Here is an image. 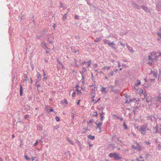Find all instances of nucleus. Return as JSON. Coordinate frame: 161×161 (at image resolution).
Here are the masks:
<instances>
[{
    "label": "nucleus",
    "instance_id": "f257e3e1",
    "mask_svg": "<svg viewBox=\"0 0 161 161\" xmlns=\"http://www.w3.org/2000/svg\"><path fill=\"white\" fill-rule=\"evenodd\" d=\"M138 130L143 135H146L147 133L151 131L147 124H144L140 126Z\"/></svg>",
    "mask_w": 161,
    "mask_h": 161
},
{
    "label": "nucleus",
    "instance_id": "f03ea898",
    "mask_svg": "<svg viewBox=\"0 0 161 161\" xmlns=\"http://www.w3.org/2000/svg\"><path fill=\"white\" fill-rule=\"evenodd\" d=\"M157 55V54L156 53L152 52L151 53V56H148V59L153 62L156 61L158 57V56Z\"/></svg>",
    "mask_w": 161,
    "mask_h": 161
},
{
    "label": "nucleus",
    "instance_id": "7ed1b4c3",
    "mask_svg": "<svg viewBox=\"0 0 161 161\" xmlns=\"http://www.w3.org/2000/svg\"><path fill=\"white\" fill-rule=\"evenodd\" d=\"M109 156L110 158L114 157L117 160L120 159L121 158L119 155L116 153H111L109 154Z\"/></svg>",
    "mask_w": 161,
    "mask_h": 161
},
{
    "label": "nucleus",
    "instance_id": "20e7f679",
    "mask_svg": "<svg viewBox=\"0 0 161 161\" xmlns=\"http://www.w3.org/2000/svg\"><path fill=\"white\" fill-rule=\"evenodd\" d=\"M41 46L44 49H46V48L48 49L49 50H50V49L48 48L47 46L46 43L45 42H42L41 43Z\"/></svg>",
    "mask_w": 161,
    "mask_h": 161
},
{
    "label": "nucleus",
    "instance_id": "39448f33",
    "mask_svg": "<svg viewBox=\"0 0 161 161\" xmlns=\"http://www.w3.org/2000/svg\"><path fill=\"white\" fill-rule=\"evenodd\" d=\"M96 125L97 126V128H98L100 130V132L101 131L100 130H101V128L100 127V126L102 125V123H101L100 122H99L98 123L96 124Z\"/></svg>",
    "mask_w": 161,
    "mask_h": 161
},
{
    "label": "nucleus",
    "instance_id": "423d86ee",
    "mask_svg": "<svg viewBox=\"0 0 161 161\" xmlns=\"http://www.w3.org/2000/svg\"><path fill=\"white\" fill-rule=\"evenodd\" d=\"M151 74H152L154 76V77H157L158 74L156 71H155L152 70L151 71Z\"/></svg>",
    "mask_w": 161,
    "mask_h": 161
},
{
    "label": "nucleus",
    "instance_id": "0eeeda50",
    "mask_svg": "<svg viewBox=\"0 0 161 161\" xmlns=\"http://www.w3.org/2000/svg\"><path fill=\"white\" fill-rule=\"evenodd\" d=\"M142 9L146 12H149L150 10L148 9L147 7L145 6H142Z\"/></svg>",
    "mask_w": 161,
    "mask_h": 161
},
{
    "label": "nucleus",
    "instance_id": "6e6552de",
    "mask_svg": "<svg viewBox=\"0 0 161 161\" xmlns=\"http://www.w3.org/2000/svg\"><path fill=\"white\" fill-rule=\"evenodd\" d=\"M23 95V88L21 84L20 85V96H22Z\"/></svg>",
    "mask_w": 161,
    "mask_h": 161
},
{
    "label": "nucleus",
    "instance_id": "1a4fd4ad",
    "mask_svg": "<svg viewBox=\"0 0 161 161\" xmlns=\"http://www.w3.org/2000/svg\"><path fill=\"white\" fill-rule=\"evenodd\" d=\"M110 68V66H104L102 68V69L103 70L107 69V70H109Z\"/></svg>",
    "mask_w": 161,
    "mask_h": 161
},
{
    "label": "nucleus",
    "instance_id": "9d476101",
    "mask_svg": "<svg viewBox=\"0 0 161 161\" xmlns=\"http://www.w3.org/2000/svg\"><path fill=\"white\" fill-rule=\"evenodd\" d=\"M136 159L137 161H144L143 158L141 156H140L138 158H137Z\"/></svg>",
    "mask_w": 161,
    "mask_h": 161
},
{
    "label": "nucleus",
    "instance_id": "9b49d317",
    "mask_svg": "<svg viewBox=\"0 0 161 161\" xmlns=\"http://www.w3.org/2000/svg\"><path fill=\"white\" fill-rule=\"evenodd\" d=\"M104 91L105 93H107V92L106 90V88L104 87H102L101 89V92H103Z\"/></svg>",
    "mask_w": 161,
    "mask_h": 161
},
{
    "label": "nucleus",
    "instance_id": "f8f14e48",
    "mask_svg": "<svg viewBox=\"0 0 161 161\" xmlns=\"http://www.w3.org/2000/svg\"><path fill=\"white\" fill-rule=\"evenodd\" d=\"M67 140L68 141V142L70 144L72 145H74V143L71 140H70L69 138H67Z\"/></svg>",
    "mask_w": 161,
    "mask_h": 161
},
{
    "label": "nucleus",
    "instance_id": "ddd939ff",
    "mask_svg": "<svg viewBox=\"0 0 161 161\" xmlns=\"http://www.w3.org/2000/svg\"><path fill=\"white\" fill-rule=\"evenodd\" d=\"M141 84L140 81L138 80L137 81V83L134 85V88H135V87L137 86L138 85H140Z\"/></svg>",
    "mask_w": 161,
    "mask_h": 161
},
{
    "label": "nucleus",
    "instance_id": "4468645a",
    "mask_svg": "<svg viewBox=\"0 0 161 161\" xmlns=\"http://www.w3.org/2000/svg\"><path fill=\"white\" fill-rule=\"evenodd\" d=\"M127 47L128 50L130 52H134V51L133 50V49H132V48L131 47H130L129 46H127Z\"/></svg>",
    "mask_w": 161,
    "mask_h": 161
},
{
    "label": "nucleus",
    "instance_id": "2eb2a0df",
    "mask_svg": "<svg viewBox=\"0 0 161 161\" xmlns=\"http://www.w3.org/2000/svg\"><path fill=\"white\" fill-rule=\"evenodd\" d=\"M87 137L91 140H94L95 139V136L91 135L88 136Z\"/></svg>",
    "mask_w": 161,
    "mask_h": 161
},
{
    "label": "nucleus",
    "instance_id": "dca6fc26",
    "mask_svg": "<svg viewBox=\"0 0 161 161\" xmlns=\"http://www.w3.org/2000/svg\"><path fill=\"white\" fill-rule=\"evenodd\" d=\"M101 40V38H97L95 40V42H97L100 41Z\"/></svg>",
    "mask_w": 161,
    "mask_h": 161
},
{
    "label": "nucleus",
    "instance_id": "f3484780",
    "mask_svg": "<svg viewBox=\"0 0 161 161\" xmlns=\"http://www.w3.org/2000/svg\"><path fill=\"white\" fill-rule=\"evenodd\" d=\"M103 41L105 43V44H108V43L110 42H109V41L107 39H104L103 40Z\"/></svg>",
    "mask_w": 161,
    "mask_h": 161
},
{
    "label": "nucleus",
    "instance_id": "a211bd4d",
    "mask_svg": "<svg viewBox=\"0 0 161 161\" xmlns=\"http://www.w3.org/2000/svg\"><path fill=\"white\" fill-rule=\"evenodd\" d=\"M60 7L62 8H64L65 7V5L64 4L60 2Z\"/></svg>",
    "mask_w": 161,
    "mask_h": 161
},
{
    "label": "nucleus",
    "instance_id": "6ab92c4d",
    "mask_svg": "<svg viewBox=\"0 0 161 161\" xmlns=\"http://www.w3.org/2000/svg\"><path fill=\"white\" fill-rule=\"evenodd\" d=\"M88 63V66H87V67H89L90 66L91 64V60H89L87 62Z\"/></svg>",
    "mask_w": 161,
    "mask_h": 161
},
{
    "label": "nucleus",
    "instance_id": "aec40b11",
    "mask_svg": "<svg viewBox=\"0 0 161 161\" xmlns=\"http://www.w3.org/2000/svg\"><path fill=\"white\" fill-rule=\"evenodd\" d=\"M108 75H111V76H113L114 75L113 72V71H111L110 72L108 73Z\"/></svg>",
    "mask_w": 161,
    "mask_h": 161
},
{
    "label": "nucleus",
    "instance_id": "412c9836",
    "mask_svg": "<svg viewBox=\"0 0 161 161\" xmlns=\"http://www.w3.org/2000/svg\"><path fill=\"white\" fill-rule=\"evenodd\" d=\"M115 44L114 43V42H109L108 43V45L110 46H112V45H115Z\"/></svg>",
    "mask_w": 161,
    "mask_h": 161
},
{
    "label": "nucleus",
    "instance_id": "4be33fe9",
    "mask_svg": "<svg viewBox=\"0 0 161 161\" xmlns=\"http://www.w3.org/2000/svg\"><path fill=\"white\" fill-rule=\"evenodd\" d=\"M25 158L27 160H30V157H28L27 155H25L24 156Z\"/></svg>",
    "mask_w": 161,
    "mask_h": 161
},
{
    "label": "nucleus",
    "instance_id": "5701e85b",
    "mask_svg": "<svg viewBox=\"0 0 161 161\" xmlns=\"http://www.w3.org/2000/svg\"><path fill=\"white\" fill-rule=\"evenodd\" d=\"M134 8H136L137 9H139V6L137 4H135L134 5Z\"/></svg>",
    "mask_w": 161,
    "mask_h": 161
},
{
    "label": "nucleus",
    "instance_id": "b1692460",
    "mask_svg": "<svg viewBox=\"0 0 161 161\" xmlns=\"http://www.w3.org/2000/svg\"><path fill=\"white\" fill-rule=\"evenodd\" d=\"M30 116V115L29 114H26L24 117V118L25 119H27Z\"/></svg>",
    "mask_w": 161,
    "mask_h": 161
},
{
    "label": "nucleus",
    "instance_id": "393cba45",
    "mask_svg": "<svg viewBox=\"0 0 161 161\" xmlns=\"http://www.w3.org/2000/svg\"><path fill=\"white\" fill-rule=\"evenodd\" d=\"M123 125L125 129H127L128 128L127 125H126L125 123L124 122L123 123Z\"/></svg>",
    "mask_w": 161,
    "mask_h": 161
},
{
    "label": "nucleus",
    "instance_id": "a878e982",
    "mask_svg": "<svg viewBox=\"0 0 161 161\" xmlns=\"http://www.w3.org/2000/svg\"><path fill=\"white\" fill-rule=\"evenodd\" d=\"M66 19V14H65L63 17V19L64 20H65Z\"/></svg>",
    "mask_w": 161,
    "mask_h": 161
},
{
    "label": "nucleus",
    "instance_id": "bb28decb",
    "mask_svg": "<svg viewBox=\"0 0 161 161\" xmlns=\"http://www.w3.org/2000/svg\"><path fill=\"white\" fill-rule=\"evenodd\" d=\"M94 97H95L94 95L92 96V100L91 101L92 102H94V101H94Z\"/></svg>",
    "mask_w": 161,
    "mask_h": 161
},
{
    "label": "nucleus",
    "instance_id": "cd10ccee",
    "mask_svg": "<svg viewBox=\"0 0 161 161\" xmlns=\"http://www.w3.org/2000/svg\"><path fill=\"white\" fill-rule=\"evenodd\" d=\"M76 93L75 92H73L72 94V97H75V96Z\"/></svg>",
    "mask_w": 161,
    "mask_h": 161
},
{
    "label": "nucleus",
    "instance_id": "c85d7f7f",
    "mask_svg": "<svg viewBox=\"0 0 161 161\" xmlns=\"http://www.w3.org/2000/svg\"><path fill=\"white\" fill-rule=\"evenodd\" d=\"M64 101L66 104H68V101L66 99H64Z\"/></svg>",
    "mask_w": 161,
    "mask_h": 161
},
{
    "label": "nucleus",
    "instance_id": "c756f323",
    "mask_svg": "<svg viewBox=\"0 0 161 161\" xmlns=\"http://www.w3.org/2000/svg\"><path fill=\"white\" fill-rule=\"evenodd\" d=\"M55 119L57 121H58L59 120V118L58 116L55 117Z\"/></svg>",
    "mask_w": 161,
    "mask_h": 161
},
{
    "label": "nucleus",
    "instance_id": "7c9ffc66",
    "mask_svg": "<svg viewBox=\"0 0 161 161\" xmlns=\"http://www.w3.org/2000/svg\"><path fill=\"white\" fill-rule=\"evenodd\" d=\"M104 114V113L103 112V111H102L101 112L99 113V114L100 116H103V115Z\"/></svg>",
    "mask_w": 161,
    "mask_h": 161
},
{
    "label": "nucleus",
    "instance_id": "2f4dec72",
    "mask_svg": "<svg viewBox=\"0 0 161 161\" xmlns=\"http://www.w3.org/2000/svg\"><path fill=\"white\" fill-rule=\"evenodd\" d=\"M43 75L44 76V79H46L47 78V77H46V74L44 72L43 73Z\"/></svg>",
    "mask_w": 161,
    "mask_h": 161
},
{
    "label": "nucleus",
    "instance_id": "473e14b6",
    "mask_svg": "<svg viewBox=\"0 0 161 161\" xmlns=\"http://www.w3.org/2000/svg\"><path fill=\"white\" fill-rule=\"evenodd\" d=\"M82 92L80 91H78V92H77V94L78 95H80L81 94Z\"/></svg>",
    "mask_w": 161,
    "mask_h": 161
},
{
    "label": "nucleus",
    "instance_id": "72a5a7b5",
    "mask_svg": "<svg viewBox=\"0 0 161 161\" xmlns=\"http://www.w3.org/2000/svg\"><path fill=\"white\" fill-rule=\"evenodd\" d=\"M157 35L161 38V33L158 32L157 33Z\"/></svg>",
    "mask_w": 161,
    "mask_h": 161
},
{
    "label": "nucleus",
    "instance_id": "f704fd0d",
    "mask_svg": "<svg viewBox=\"0 0 161 161\" xmlns=\"http://www.w3.org/2000/svg\"><path fill=\"white\" fill-rule=\"evenodd\" d=\"M38 144V142L37 141H36L35 143L34 144V146H36L37 144Z\"/></svg>",
    "mask_w": 161,
    "mask_h": 161
},
{
    "label": "nucleus",
    "instance_id": "c9c22d12",
    "mask_svg": "<svg viewBox=\"0 0 161 161\" xmlns=\"http://www.w3.org/2000/svg\"><path fill=\"white\" fill-rule=\"evenodd\" d=\"M57 62H58V63L59 64H60V65H61V66L62 67H63V64H61V62H60V61H59L58 60H57Z\"/></svg>",
    "mask_w": 161,
    "mask_h": 161
},
{
    "label": "nucleus",
    "instance_id": "e433bc0d",
    "mask_svg": "<svg viewBox=\"0 0 161 161\" xmlns=\"http://www.w3.org/2000/svg\"><path fill=\"white\" fill-rule=\"evenodd\" d=\"M100 100V98H99L97 100V101H94V103H95H95H97V102H98L99 100Z\"/></svg>",
    "mask_w": 161,
    "mask_h": 161
},
{
    "label": "nucleus",
    "instance_id": "4c0bfd02",
    "mask_svg": "<svg viewBox=\"0 0 161 161\" xmlns=\"http://www.w3.org/2000/svg\"><path fill=\"white\" fill-rule=\"evenodd\" d=\"M98 115V114L97 112H95L94 114H93V115L97 117Z\"/></svg>",
    "mask_w": 161,
    "mask_h": 161
},
{
    "label": "nucleus",
    "instance_id": "58836bf2",
    "mask_svg": "<svg viewBox=\"0 0 161 161\" xmlns=\"http://www.w3.org/2000/svg\"><path fill=\"white\" fill-rule=\"evenodd\" d=\"M46 53H50V50H46Z\"/></svg>",
    "mask_w": 161,
    "mask_h": 161
},
{
    "label": "nucleus",
    "instance_id": "ea45409f",
    "mask_svg": "<svg viewBox=\"0 0 161 161\" xmlns=\"http://www.w3.org/2000/svg\"><path fill=\"white\" fill-rule=\"evenodd\" d=\"M41 77V74L39 73H38V74H37V77L38 78H39V77Z\"/></svg>",
    "mask_w": 161,
    "mask_h": 161
},
{
    "label": "nucleus",
    "instance_id": "a19ab883",
    "mask_svg": "<svg viewBox=\"0 0 161 161\" xmlns=\"http://www.w3.org/2000/svg\"><path fill=\"white\" fill-rule=\"evenodd\" d=\"M111 47L113 49H116V47L115 46H113V45H112V46H111Z\"/></svg>",
    "mask_w": 161,
    "mask_h": 161
},
{
    "label": "nucleus",
    "instance_id": "79ce46f5",
    "mask_svg": "<svg viewBox=\"0 0 161 161\" xmlns=\"http://www.w3.org/2000/svg\"><path fill=\"white\" fill-rule=\"evenodd\" d=\"M111 47L113 49H116V47L115 46H113V45H112V46H111Z\"/></svg>",
    "mask_w": 161,
    "mask_h": 161
},
{
    "label": "nucleus",
    "instance_id": "37998d69",
    "mask_svg": "<svg viewBox=\"0 0 161 161\" xmlns=\"http://www.w3.org/2000/svg\"><path fill=\"white\" fill-rule=\"evenodd\" d=\"M86 68H83V70L82 71L83 72H85L86 71Z\"/></svg>",
    "mask_w": 161,
    "mask_h": 161
},
{
    "label": "nucleus",
    "instance_id": "c03bdc74",
    "mask_svg": "<svg viewBox=\"0 0 161 161\" xmlns=\"http://www.w3.org/2000/svg\"><path fill=\"white\" fill-rule=\"evenodd\" d=\"M93 122V121L92 120H89V122H88V124H90L91 123H92Z\"/></svg>",
    "mask_w": 161,
    "mask_h": 161
},
{
    "label": "nucleus",
    "instance_id": "a18cd8bd",
    "mask_svg": "<svg viewBox=\"0 0 161 161\" xmlns=\"http://www.w3.org/2000/svg\"><path fill=\"white\" fill-rule=\"evenodd\" d=\"M32 161H33V160L35 159V158L34 157H32L31 158Z\"/></svg>",
    "mask_w": 161,
    "mask_h": 161
},
{
    "label": "nucleus",
    "instance_id": "49530a36",
    "mask_svg": "<svg viewBox=\"0 0 161 161\" xmlns=\"http://www.w3.org/2000/svg\"><path fill=\"white\" fill-rule=\"evenodd\" d=\"M53 108L51 109L49 111V113L51 112H53Z\"/></svg>",
    "mask_w": 161,
    "mask_h": 161
},
{
    "label": "nucleus",
    "instance_id": "de8ad7c7",
    "mask_svg": "<svg viewBox=\"0 0 161 161\" xmlns=\"http://www.w3.org/2000/svg\"><path fill=\"white\" fill-rule=\"evenodd\" d=\"M80 100H79V101H78V102L77 103V105H79L80 104Z\"/></svg>",
    "mask_w": 161,
    "mask_h": 161
},
{
    "label": "nucleus",
    "instance_id": "09e8293b",
    "mask_svg": "<svg viewBox=\"0 0 161 161\" xmlns=\"http://www.w3.org/2000/svg\"><path fill=\"white\" fill-rule=\"evenodd\" d=\"M104 116H101V120H102L103 119Z\"/></svg>",
    "mask_w": 161,
    "mask_h": 161
},
{
    "label": "nucleus",
    "instance_id": "8fccbe9b",
    "mask_svg": "<svg viewBox=\"0 0 161 161\" xmlns=\"http://www.w3.org/2000/svg\"><path fill=\"white\" fill-rule=\"evenodd\" d=\"M98 66V64H94V66L95 67H97Z\"/></svg>",
    "mask_w": 161,
    "mask_h": 161
},
{
    "label": "nucleus",
    "instance_id": "3c124183",
    "mask_svg": "<svg viewBox=\"0 0 161 161\" xmlns=\"http://www.w3.org/2000/svg\"><path fill=\"white\" fill-rule=\"evenodd\" d=\"M120 44L123 47H124V45L122 43V42H121L120 43Z\"/></svg>",
    "mask_w": 161,
    "mask_h": 161
},
{
    "label": "nucleus",
    "instance_id": "603ef678",
    "mask_svg": "<svg viewBox=\"0 0 161 161\" xmlns=\"http://www.w3.org/2000/svg\"><path fill=\"white\" fill-rule=\"evenodd\" d=\"M75 18L76 19H78V16L77 15H76L75 16Z\"/></svg>",
    "mask_w": 161,
    "mask_h": 161
},
{
    "label": "nucleus",
    "instance_id": "864d4df0",
    "mask_svg": "<svg viewBox=\"0 0 161 161\" xmlns=\"http://www.w3.org/2000/svg\"><path fill=\"white\" fill-rule=\"evenodd\" d=\"M158 56H161V52H159L158 53Z\"/></svg>",
    "mask_w": 161,
    "mask_h": 161
},
{
    "label": "nucleus",
    "instance_id": "5fc2aeb1",
    "mask_svg": "<svg viewBox=\"0 0 161 161\" xmlns=\"http://www.w3.org/2000/svg\"><path fill=\"white\" fill-rule=\"evenodd\" d=\"M120 66V64L119 62H118V67H119Z\"/></svg>",
    "mask_w": 161,
    "mask_h": 161
},
{
    "label": "nucleus",
    "instance_id": "6e6d98bb",
    "mask_svg": "<svg viewBox=\"0 0 161 161\" xmlns=\"http://www.w3.org/2000/svg\"><path fill=\"white\" fill-rule=\"evenodd\" d=\"M89 146H90V147H92V146H93V145H92V144H90V143H89Z\"/></svg>",
    "mask_w": 161,
    "mask_h": 161
},
{
    "label": "nucleus",
    "instance_id": "4d7b16f0",
    "mask_svg": "<svg viewBox=\"0 0 161 161\" xmlns=\"http://www.w3.org/2000/svg\"><path fill=\"white\" fill-rule=\"evenodd\" d=\"M84 79H85V78H84V76L83 75H82V80H84Z\"/></svg>",
    "mask_w": 161,
    "mask_h": 161
},
{
    "label": "nucleus",
    "instance_id": "13d9d810",
    "mask_svg": "<svg viewBox=\"0 0 161 161\" xmlns=\"http://www.w3.org/2000/svg\"><path fill=\"white\" fill-rule=\"evenodd\" d=\"M99 73H100V74H103V72L102 71H101L99 72Z\"/></svg>",
    "mask_w": 161,
    "mask_h": 161
},
{
    "label": "nucleus",
    "instance_id": "bf43d9fd",
    "mask_svg": "<svg viewBox=\"0 0 161 161\" xmlns=\"http://www.w3.org/2000/svg\"><path fill=\"white\" fill-rule=\"evenodd\" d=\"M31 83L32 84L33 81H32V79L31 78Z\"/></svg>",
    "mask_w": 161,
    "mask_h": 161
},
{
    "label": "nucleus",
    "instance_id": "052dcab7",
    "mask_svg": "<svg viewBox=\"0 0 161 161\" xmlns=\"http://www.w3.org/2000/svg\"><path fill=\"white\" fill-rule=\"evenodd\" d=\"M12 137L13 138H14V135H13L12 136Z\"/></svg>",
    "mask_w": 161,
    "mask_h": 161
},
{
    "label": "nucleus",
    "instance_id": "680f3d73",
    "mask_svg": "<svg viewBox=\"0 0 161 161\" xmlns=\"http://www.w3.org/2000/svg\"><path fill=\"white\" fill-rule=\"evenodd\" d=\"M105 78H106V79H107H107H108V78L106 76L105 77Z\"/></svg>",
    "mask_w": 161,
    "mask_h": 161
},
{
    "label": "nucleus",
    "instance_id": "e2e57ef3",
    "mask_svg": "<svg viewBox=\"0 0 161 161\" xmlns=\"http://www.w3.org/2000/svg\"><path fill=\"white\" fill-rule=\"evenodd\" d=\"M148 63L150 64V65H151L152 64V63L150 62H149Z\"/></svg>",
    "mask_w": 161,
    "mask_h": 161
},
{
    "label": "nucleus",
    "instance_id": "0e129e2a",
    "mask_svg": "<svg viewBox=\"0 0 161 161\" xmlns=\"http://www.w3.org/2000/svg\"><path fill=\"white\" fill-rule=\"evenodd\" d=\"M76 91L78 92V91H79L78 89H76Z\"/></svg>",
    "mask_w": 161,
    "mask_h": 161
},
{
    "label": "nucleus",
    "instance_id": "69168bd1",
    "mask_svg": "<svg viewBox=\"0 0 161 161\" xmlns=\"http://www.w3.org/2000/svg\"><path fill=\"white\" fill-rule=\"evenodd\" d=\"M118 71V69H116V70H115V71Z\"/></svg>",
    "mask_w": 161,
    "mask_h": 161
},
{
    "label": "nucleus",
    "instance_id": "338daca9",
    "mask_svg": "<svg viewBox=\"0 0 161 161\" xmlns=\"http://www.w3.org/2000/svg\"><path fill=\"white\" fill-rule=\"evenodd\" d=\"M119 70H122V68H120L119 69Z\"/></svg>",
    "mask_w": 161,
    "mask_h": 161
},
{
    "label": "nucleus",
    "instance_id": "774afa93",
    "mask_svg": "<svg viewBox=\"0 0 161 161\" xmlns=\"http://www.w3.org/2000/svg\"><path fill=\"white\" fill-rule=\"evenodd\" d=\"M35 109H36V110H37V109H38V108H35Z\"/></svg>",
    "mask_w": 161,
    "mask_h": 161
}]
</instances>
